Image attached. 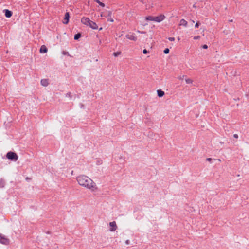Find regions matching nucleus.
Masks as SVG:
<instances>
[{"mask_svg":"<svg viewBox=\"0 0 249 249\" xmlns=\"http://www.w3.org/2000/svg\"><path fill=\"white\" fill-rule=\"evenodd\" d=\"M78 184L92 191L97 189L96 183L87 176L81 175L76 178Z\"/></svg>","mask_w":249,"mask_h":249,"instance_id":"f257e3e1","label":"nucleus"},{"mask_svg":"<svg viewBox=\"0 0 249 249\" xmlns=\"http://www.w3.org/2000/svg\"><path fill=\"white\" fill-rule=\"evenodd\" d=\"M165 18L164 15L161 14L159 16L153 17L149 16L146 17V20L148 21H153L157 22H160Z\"/></svg>","mask_w":249,"mask_h":249,"instance_id":"f03ea898","label":"nucleus"},{"mask_svg":"<svg viewBox=\"0 0 249 249\" xmlns=\"http://www.w3.org/2000/svg\"><path fill=\"white\" fill-rule=\"evenodd\" d=\"M6 157L7 159L13 161H17L18 159V156L17 154L12 151L8 152L7 153Z\"/></svg>","mask_w":249,"mask_h":249,"instance_id":"7ed1b4c3","label":"nucleus"},{"mask_svg":"<svg viewBox=\"0 0 249 249\" xmlns=\"http://www.w3.org/2000/svg\"><path fill=\"white\" fill-rule=\"evenodd\" d=\"M10 240L7 238L5 235L0 233V243L7 245L9 244Z\"/></svg>","mask_w":249,"mask_h":249,"instance_id":"20e7f679","label":"nucleus"},{"mask_svg":"<svg viewBox=\"0 0 249 249\" xmlns=\"http://www.w3.org/2000/svg\"><path fill=\"white\" fill-rule=\"evenodd\" d=\"M81 21L82 23H83L84 25H86V26H88L89 22L90 21V20L89 18L87 17H83L81 19Z\"/></svg>","mask_w":249,"mask_h":249,"instance_id":"39448f33","label":"nucleus"},{"mask_svg":"<svg viewBox=\"0 0 249 249\" xmlns=\"http://www.w3.org/2000/svg\"><path fill=\"white\" fill-rule=\"evenodd\" d=\"M88 26H89L91 28H92V29H94V30L97 29L98 27L97 24L95 22H94L91 20H90V21L89 23Z\"/></svg>","mask_w":249,"mask_h":249,"instance_id":"423d86ee","label":"nucleus"},{"mask_svg":"<svg viewBox=\"0 0 249 249\" xmlns=\"http://www.w3.org/2000/svg\"><path fill=\"white\" fill-rule=\"evenodd\" d=\"M109 225L111 227V228L110 229V231H115L117 228L116 222L115 221L110 222Z\"/></svg>","mask_w":249,"mask_h":249,"instance_id":"0eeeda50","label":"nucleus"},{"mask_svg":"<svg viewBox=\"0 0 249 249\" xmlns=\"http://www.w3.org/2000/svg\"><path fill=\"white\" fill-rule=\"evenodd\" d=\"M125 36L127 39H130L131 40H133V41L137 40V37L135 36L134 34H127Z\"/></svg>","mask_w":249,"mask_h":249,"instance_id":"6e6552de","label":"nucleus"},{"mask_svg":"<svg viewBox=\"0 0 249 249\" xmlns=\"http://www.w3.org/2000/svg\"><path fill=\"white\" fill-rule=\"evenodd\" d=\"M3 12L5 14V16L8 18H10L13 14L12 12L8 9H4Z\"/></svg>","mask_w":249,"mask_h":249,"instance_id":"1a4fd4ad","label":"nucleus"},{"mask_svg":"<svg viewBox=\"0 0 249 249\" xmlns=\"http://www.w3.org/2000/svg\"><path fill=\"white\" fill-rule=\"evenodd\" d=\"M70 14L69 12H66L65 14V17L64 18L63 23L67 24L69 21Z\"/></svg>","mask_w":249,"mask_h":249,"instance_id":"9d476101","label":"nucleus"},{"mask_svg":"<svg viewBox=\"0 0 249 249\" xmlns=\"http://www.w3.org/2000/svg\"><path fill=\"white\" fill-rule=\"evenodd\" d=\"M39 51L41 53H44L47 52L48 49L45 45H42Z\"/></svg>","mask_w":249,"mask_h":249,"instance_id":"9b49d317","label":"nucleus"},{"mask_svg":"<svg viewBox=\"0 0 249 249\" xmlns=\"http://www.w3.org/2000/svg\"><path fill=\"white\" fill-rule=\"evenodd\" d=\"M40 83H41V85H42L43 86H44V87L47 86L49 84L48 79H41V80L40 81Z\"/></svg>","mask_w":249,"mask_h":249,"instance_id":"f8f14e48","label":"nucleus"},{"mask_svg":"<svg viewBox=\"0 0 249 249\" xmlns=\"http://www.w3.org/2000/svg\"><path fill=\"white\" fill-rule=\"evenodd\" d=\"M157 94H158V96L159 97H162L164 95V92L163 91L161 90V89H159L157 90Z\"/></svg>","mask_w":249,"mask_h":249,"instance_id":"ddd939ff","label":"nucleus"},{"mask_svg":"<svg viewBox=\"0 0 249 249\" xmlns=\"http://www.w3.org/2000/svg\"><path fill=\"white\" fill-rule=\"evenodd\" d=\"M180 25L186 27L187 25V22L184 19H182L180 21Z\"/></svg>","mask_w":249,"mask_h":249,"instance_id":"4468645a","label":"nucleus"},{"mask_svg":"<svg viewBox=\"0 0 249 249\" xmlns=\"http://www.w3.org/2000/svg\"><path fill=\"white\" fill-rule=\"evenodd\" d=\"M5 185V181L4 179L0 178V188H2L4 187Z\"/></svg>","mask_w":249,"mask_h":249,"instance_id":"2eb2a0df","label":"nucleus"},{"mask_svg":"<svg viewBox=\"0 0 249 249\" xmlns=\"http://www.w3.org/2000/svg\"><path fill=\"white\" fill-rule=\"evenodd\" d=\"M81 36V34L78 33L74 35V39L76 40H78Z\"/></svg>","mask_w":249,"mask_h":249,"instance_id":"dca6fc26","label":"nucleus"},{"mask_svg":"<svg viewBox=\"0 0 249 249\" xmlns=\"http://www.w3.org/2000/svg\"><path fill=\"white\" fill-rule=\"evenodd\" d=\"M112 15V12L111 11H108L107 12V15L106 16L103 15V14H101L102 17H111Z\"/></svg>","mask_w":249,"mask_h":249,"instance_id":"f3484780","label":"nucleus"},{"mask_svg":"<svg viewBox=\"0 0 249 249\" xmlns=\"http://www.w3.org/2000/svg\"><path fill=\"white\" fill-rule=\"evenodd\" d=\"M95 1L96 3H98L101 6H102L103 7H105V6L104 3H103V2L100 1V0H95Z\"/></svg>","mask_w":249,"mask_h":249,"instance_id":"a211bd4d","label":"nucleus"},{"mask_svg":"<svg viewBox=\"0 0 249 249\" xmlns=\"http://www.w3.org/2000/svg\"><path fill=\"white\" fill-rule=\"evenodd\" d=\"M185 81H186V83L187 84H192V82H193V81L192 80H191V79L190 78H186L185 79Z\"/></svg>","mask_w":249,"mask_h":249,"instance_id":"6ab92c4d","label":"nucleus"},{"mask_svg":"<svg viewBox=\"0 0 249 249\" xmlns=\"http://www.w3.org/2000/svg\"><path fill=\"white\" fill-rule=\"evenodd\" d=\"M120 54H121V52H114V53H113V55H114L115 57H117V56H118V55H119Z\"/></svg>","mask_w":249,"mask_h":249,"instance_id":"aec40b11","label":"nucleus"},{"mask_svg":"<svg viewBox=\"0 0 249 249\" xmlns=\"http://www.w3.org/2000/svg\"><path fill=\"white\" fill-rule=\"evenodd\" d=\"M163 52H164V53L165 54H168V53H169V49L168 48H166V49L164 50Z\"/></svg>","mask_w":249,"mask_h":249,"instance_id":"412c9836","label":"nucleus"},{"mask_svg":"<svg viewBox=\"0 0 249 249\" xmlns=\"http://www.w3.org/2000/svg\"><path fill=\"white\" fill-rule=\"evenodd\" d=\"M107 18V21H110L111 22H113L114 21V20L111 18V17H108Z\"/></svg>","mask_w":249,"mask_h":249,"instance_id":"4be33fe9","label":"nucleus"},{"mask_svg":"<svg viewBox=\"0 0 249 249\" xmlns=\"http://www.w3.org/2000/svg\"><path fill=\"white\" fill-rule=\"evenodd\" d=\"M66 97H68L70 98H71V93L70 92L67 93L66 95Z\"/></svg>","mask_w":249,"mask_h":249,"instance_id":"5701e85b","label":"nucleus"},{"mask_svg":"<svg viewBox=\"0 0 249 249\" xmlns=\"http://www.w3.org/2000/svg\"><path fill=\"white\" fill-rule=\"evenodd\" d=\"M168 40L170 41H173L175 40V38L172 37H170L168 38Z\"/></svg>","mask_w":249,"mask_h":249,"instance_id":"b1692460","label":"nucleus"},{"mask_svg":"<svg viewBox=\"0 0 249 249\" xmlns=\"http://www.w3.org/2000/svg\"><path fill=\"white\" fill-rule=\"evenodd\" d=\"M148 53V51L146 49H144L143 50V54H146Z\"/></svg>","mask_w":249,"mask_h":249,"instance_id":"393cba45","label":"nucleus"},{"mask_svg":"<svg viewBox=\"0 0 249 249\" xmlns=\"http://www.w3.org/2000/svg\"><path fill=\"white\" fill-rule=\"evenodd\" d=\"M199 25H200V23L198 22H196L195 25V28H198L199 27Z\"/></svg>","mask_w":249,"mask_h":249,"instance_id":"a878e982","label":"nucleus"},{"mask_svg":"<svg viewBox=\"0 0 249 249\" xmlns=\"http://www.w3.org/2000/svg\"><path fill=\"white\" fill-rule=\"evenodd\" d=\"M203 49H206L208 48V46L206 44H204L202 46Z\"/></svg>","mask_w":249,"mask_h":249,"instance_id":"bb28decb","label":"nucleus"},{"mask_svg":"<svg viewBox=\"0 0 249 249\" xmlns=\"http://www.w3.org/2000/svg\"><path fill=\"white\" fill-rule=\"evenodd\" d=\"M185 76V75L179 76L178 79L180 80H183Z\"/></svg>","mask_w":249,"mask_h":249,"instance_id":"cd10ccee","label":"nucleus"},{"mask_svg":"<svg viewBox=\"0 0 249 249\" xmlns=\"http://www.w3.org/2000/svg\"><path fill=\"white\" fill-rule=\"evenodd\" d=\"M206 160L208 161L211 162L213 160V159L211 158H207Z\"/></svg>","mask_w":249,"mask_h":249,"instance_id":"c85d7f7f","label":"nucleus"},{"mask_svg":"<svg viewBox=\"0 0 249 249\" xmlns=\"http://www.w3.org/2000/svg\"><path fill=\"white\" fill-rule=\"evenodd\" d=\"M126 245H129L130 244V241L129 240H127L125 241Z\"/></svg>","mask_w":249,"mask_h":249,"instance_id":"c756f323","label":"nucleus"},{"mask_svg":"<svg viewBox=\"0 0 249 249\" xmlns=\"http://www.w3.org/2000/svg\"><path fill=\"white\" fill-rule=\"evenodd\" d=\"M137 32L141 34H145L146 33V32L144 31H140L138 30Z\"/></svg>","mask_w":249,"mask_h":249,"instance_id":"7c9ffc66","label":"nucleus"},{"mask_svg":"<svg viewBox=\"0 0 249 249\" xmlns=\"http://www.w3.org/2000/svg\"><path fill=\"white\" fill-rule=\"evenodd\" d=\"M233 137H234V138L237 139V138H238V135L237 134H235L233 135Z\"/></svg>","mask_w":249,"mask_h":249,"instance_id":"2f4dec72","label":"nucleus"},{"mask_svg":"<svg viewBox=\"0 0 249 249\" xmlns=\"http://www.w3.org/2000/svg\"><path fill=\"white\" fill-rule=\"evenodd\" d=\"M63 54H68V52H63Z\"/></svg>","mask_w":249,"mask_h":249,"instance_id":"473e14b6","label":"nucleus"},{"mask_svg":"<svg viewBox=\"0 0 249 249\" xmlns=\"http://www.w3.org/2000/svg\"><path fill=\"white\" fill-rule=\"evenodd\" d=\"M102 30V27H101V28H99V30H100H100Z\"/></svg>","mask_w":249,"mask_h":249,"instance_id":"72a5a7b5","label":"nucleus"},{"mask_svg":"<svg viewBox=\"0 0 249 249\" xmlns=\"http://www.w3.org/2000/svg\"><path fill=\"white\" fill-rule=\"evenodd\" d=\"M198 37H199V36H197V37H195V39H196V38H198Z\"/></svg>","mask_w":249,"mask_h":249,"instance_id":"f704fd0d","label":"nucleus"},{"mask_svg":"<svg viewBox=\"0 0 249 249\" xmlns=\"http://www.w3.org/2000/svg\"><path fill=\"white\" fill-rule=\"evenodd\" d=\"M229 21L230 22H232V19L229 20Z\"/></svg>","mask_w":249,"mask_h":249,"instance_id":"c9c22d12","label":"nucleus"}]
</instances>
